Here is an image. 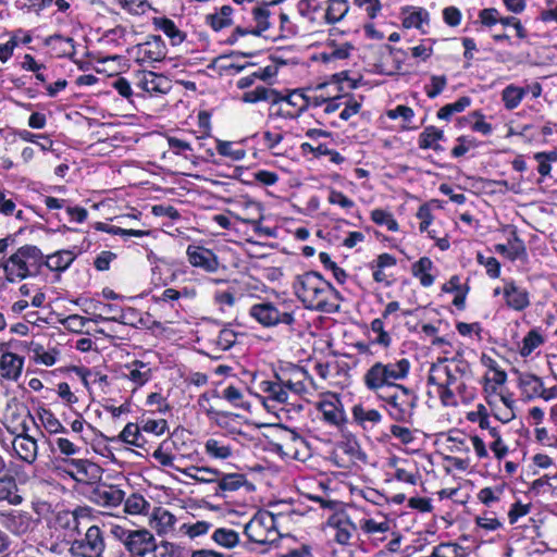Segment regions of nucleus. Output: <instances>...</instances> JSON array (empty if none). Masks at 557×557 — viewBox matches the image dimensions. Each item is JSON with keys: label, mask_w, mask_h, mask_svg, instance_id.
Here are the masks:
<instances>
[{"label": "nucleus", "mask_w": 557, "mask_h": 557, "mask_svg": "<svg viewBox=\"0 0 557 557\" xmlns=\"http://www.w3.org/2000/svg\"><path fill=\"white\" fill-rule=\"evenodd\" d=\"M428 384L446 407L468 404L476 395L470 363L461 357L444 358L429 370Z\"/></svg>", "instance_id": "1"}, {"label": "nucleus", "mask_w": 557, "mask_h": 557, "mask_svg": "<svg viewBox=\"0 0 557 557\" xmlns=\"http://www.w3.org/2000/svg\"><path fill=\"white\" fill-rule=\"evenodd\" d=\"M296 297L309 310L336 312L342 299L339 292L318 272L297 275L293 282Z\"/></svg>", "instance_id": "2"}, {"label": "nucleus", "mask_w": 557, "mask_h": 557, "mask_svg": "<svg viewBox=\"0 0 557 557\" xmlns=\"http://www.w3.org/2000/svg\"><path fill=\"white\" fill-rule=\"evenodd\" d=\"M411 370V362L407 358H399L393 361H375L362 375V383L366 388L376 395L384 388H395L399 382L408 379Z\"/></svg>", "instance_id": "3"}, {"label": "nucleus", "mask_w": 557, "mask_h": 557, "mask_svg": "<svg viewBox=\"0 0 557 557\" xmlns=\"http://www.w3.org/2000/svg\"><path fill=\"white\" fill-rule=\"evenodd\" d=\"M44 262V253L34 245L20 247L2 263L5 278L11 282H20L30 276H36Z\"/></svg>", "instance_id": "4"}, {"label": "nucleus", "mask_w": 557, "mask_h": 557, "mask_svg": "<svg viewBox=\"0 0 557 557\" xmlns=\"http://www.w3.org/2000/svg\"><path fill=\"white\" fill-rule=\"evenodd\" d=\"M285 518L283 512L259 510L245 525V534L256 544H273L281 536L278 528Z\"/></svg>", "instance_id": "5"}, {"label": "nucleus", "mask_w": 557, "mask_h": 557, "mask_svg": "<svg viewBox=\"0 0 557 557\" xmlns=\"http://www.w3.org/2000/svg\"><path fill=\"white\" fill-rule=\"evenodd\" d=\"M111 534L132 557H145L157 549L156 537L148 529L131 530L114 524L111 527Z\"/></svg>", "instance_id": "6"}, {"label": "nucleus", "mask_w": 557, "mask_h": 557, "mask_svg": "<svg viewBox=\"0 0 557 557\" xmlns=\"http://www.w3.org/2000/svg\"><path fill=\"white\" fill-rule=\"evenodd\" d=\"M381 399L391 419L401 423L411 421L418 404L414 391L405 385L395 386L392 394Z\"/></svg>", "instance_id": "7"}, {"label": "nucleus", "mask_w": 557, "mask_h": 557, "mask_svg": "<svg viewBox=\"0 0 557 557\" xmlns=\"http://www.w3.org/2000/svg\"><path fill=\"white\" fill-rule=\"evenodd\" d=\"M249 317L264 327H274L278 324L292 325L295 322L294 313L271 301L253 304L249 308Z\"/></svg>", "instance_id": "8"}, {"label": "nucleus", "mask_w": 557, "mask_h": 557, "mask_svg": "<svg viewBox=\"0 0 557 557\" xmlns=\"http://www.w3.org/2000/svg\"><path fill=\"white\" fill-rule=\"evenodd\" d=\"M325 530L327 535L330 536V545L338 544L345 548L351 544V540L357 532V525L352 522L349 515L344 511H334L331 513L325 521Z\"/></svg>", "instance_id": "9"}, {"label": "nucleus", "mask_w": 557, "mask_h": 557, "mask_svg": "<svg viewBox=\"0 0 557 557\" xmlns=\"http://www.w3.org/2000/svg\"><path fill=\"white\" fill-rule=\"evenodd\" d=\"M274 96L269 109L270 117L293 120L299 117L306 111L304 91L299 89L290 91L287 96H282L274 90Z\"/></svg>", "instance_id": "10"}, {"label": "nucleus", "mask_w": 557, "mask_h": 557, "mask_svg": "<svg viewBox=\"0 0 557 557\" xmlns=\"http://www.w3.org/2000/svg\"><path fill=\"white\" fill-rule=\"evenodd\" d=\"M106 540L102 530L90 525L83 537L74 540L69 547L72 557H103Z\"/></svg>", "instance_id": "11"}, {"label": "nucleus", "mask_w": 557, "mask_h": 557, "mask_svg": "<svg viewBox=\"0 0 557 557\" xmlns=\"http://www.w3.org/2000/svg\"><path fill=\"white\" fill-rule=\"evenodd\" d=\"M274 13L271 12L269 5L255 7L252 9L253 25L242 26L238 25L226 39L230 45H235L240 37L246 35L264 36V34L276 22Z\"/></svg>", "instance_id": "12"}, {"label": "nucleus", "mask_w": 557, "mask_h": 557, "mask_svg": "<svg viewBox=\"0 0 557 557\" xmlns=\"http://www.w3.org/2000/svg\"><path fill=\"white\" fill-rule=\"evenodd\" d=\"M517 384L522 397L527 400L541 398L545 401H550L557 398V386L545 387L542 377L533 373L519 372Z\"/></svg>", "instance_id": "13"}, {"label": "nucleus", "mask_w": 557, "mask_h": 557, "mask_svg": "<svg viewBox=\"0 0 557 557\" xmlns=\"http://www.w3.org/2000/svg\"><path fill=\"white\" fill-rule=\"evenodd\" d=\"M0 522L7 531L16 536L32 533L38 524V520L32 513L16 509L1 511Z\"/></svg>", "instance_id": "14"}, {"label": "nucleus", "mask_w": 557, "mask_h": 557, "mask_svg": "<svg viewBox=\"0 0 557 557\" xmlns=\"http://www.w3.org/2000/svg\"><path fill=\"white\" fill-rule=\"evenodd\" d=\"M315 408L321 412L322 420L329 425L342 428L347 421L342 400L335 393L322 394L315 403Z\"/></svg>", "instance_id": "15"}, {"label": "nucleus", "mask_w": 557, "mask_h": 557, "mask_svg": "<svg viewBox=\"0 0 557 557\" xmlns=\"http://www.w3.org/2000/svg\"><path fill=\"white\" fill-rule=\"evenodd\" d=\"M227 214L239 222L251 224L257 233L262 232L260 223L263 219V213L260 202L251 199L240 200L237 203V211L228 210Z\"/></svg>", "instance_id": "16"}, {"label": "nucleus", "mask_w": 557, "mask_h": 557, "mask_svg": "<svg viewBox=\"0 0 557 557\" xmlns=\"http://www.w3.org/2000/svg\"><path fill=\"white\" fill-rule=\"evenodd\" d=\"M186 257L189 264L207 273H215L220 268L218 256L209 248L200 245H188Z\"/></svg>", "instance_id": "17"}, {"label": "nucleus", "mask_w": 557, "mask_h": 557, "mask_svg": "<svg viewBox=\"0 0 557 557\" xmlns=\"http://www.w3.org/2000/svg\"><path fill=\"white\" fill-rule=\"evenodd\" d=\"M121 377L128 381L132 391L135 392L151 380L152 369L149 363L141 360H134L123 366Z\"/></svg>", "instance_id": "18"}, {"label": "nucleus", "mask_w": 557, "mask_h": 557, "mask_svg": "<svg viewBox=\"0 0 557 557\" xmlns=\"http://www.w3.org/2000/svg\"><path fill=\"white\" fill-rule=\"evenodd\" d=\"M359 528L361 534L367 540L377 546L380 543L387 539V533L391 531V521L382 516L380 520L375 518H362L359 520Z\"/></svg>", "instance_id": "19"}, {"label": "nucleus", "mask_w": 557, "mask_h": 557, "mask_svg": "<svg viewBox=\"0 0 557 557\" xmlns=\"http://www.w3.org/2000/svg\"><path fill=\"white\" fill-rule=\"evenodd\" d=\"M137 59L143 63H153L166 55V46L160 36H152L136 48Z\"/></svg>", "instance_id": "20"}, {"label": "nucleus", "mask_w": 557, "mask_h": 557, "mask_svg": "<svg viewBox=\"0 0 557 557\" xmlns=\"http://www.w3.org/2000/svg\"><path fill=\"white\" fill-rule=\"evenodd\" d=\"M503 296L506 305L516 311H522L530 305L527 289L518 286L512 280H503Z\"/></svg>", "instance_id": "21"}, {"label": "nucleus", "mask_w": 557, "mask_h": 557, "mask_svg": "<svg viewBox=\"0 0 557 557\" xmlns=\"http://www.w3.org/2000/svg\"><path fill=\"white\" fill-rule=\"evenodd\" d=\"M137 86L150 96L164 95L171 89V83L168 77L153 72L140 73Z\"/></svg>", "instance_id": "22"}, {"label": "nucleus", "mask_w": 557, "mask_h": 557, "mask_svg": "<svg viewBox=\"0 0 557 557\" xmlns=\"http://www.w3.org/2000/svg\"><path fill=\"white\" fill-rule=\"evenodd\" d=\"M176 523V517L163 507H156L149 517V525L158 536L173 534Z\"/></svg>", "instance_id": "23"}, {"label": "nucleus", "mask_w": 557, "mask_h": 557, "mask_svg": "<svg viewBox=\"0 0 557 557\" xmlns=\"http://www.w3.org/2000/svg\"><path fill=\"white\" fill-rule=\"evenodd\" d=\"M12 448L16 457L24 462L32 465L37 459V441L26 433L18 434L13 438Z\"/></svg>", "instance_id": "24"}, {"label": "nucleus", "mask_w": 557, "mask_h": 557, "mask_svg": "<svg viewBox=\"0 0 557 557\" xmlns=\"http://www.w3.org/2000/svg\"><path fill=\"white\" fill-rule=\"evenodd\" d=\"M351 418L362 430L371 431L381 423L383 416L377 409L357 404L351 408Z\"/></svg>", "instance_id": "25"}, {"label": "nucleus", "mask_w": 557, "mask_h": 557, "mask_svg": "<svg viewBox=\"0 0 557 557\" xmlns=\"http://www.w3.org/2000/svg\"><path fill=\"white\" fill-rule=\"evenodd\" d=\"M24 358L14 352H3L0 357V375L2 379L16 382L22 375Z\"/></svg>", "instance_id": "26"}, {"label": "nucleus", "mask_w": 557, "mask_h": 557, "mask_svg": "<svg viewBox=\"0 0 557 557\" xmlns=\"http://www.w3.org/2000/svg\"><path fill=\"white\" fill-rule=\"evenodd\" d=\"M260 392L267 395L263 404L268 407V403H276L280 405L288 401L287 388L284 387L283 381L276 376L274 381L263 380L258 384Z\"/></svg>", "instance_id": "27"}, {"label": "nucleus", "mask_w": 557, "mask_h": 557, "mask_svg": "<svg viewBox=\"0 0 557 557\" xmlns=\"http://www.w3.org/2000/svg\"><path fill=\"white\" fill-rule=\"evenodd\" d=\"M77 255L71 249H61L50 255L44 256L42 265L51 272L60 275L65 272L76 259Z\"/></svg>", "instance_id": "28"}, {"label": "nucleus", "mask_w": 557, "mask_h": 557, "mask_svg": "<svg viewBox=\"0 0 557 557\" xmlns=\"http://www.w3.org/2000/svg\"><path fill=\"white\" fill-rule=\"evenodd\" d=\"M205 454L218 460H226L234 455V445L225 437H210L203 444Z\"/></svg>", "instance_id": "29"}, {"label": "nucleus", "mask_w": 557, "mask_h": 557, "mask_svg": "<svg viewBox=\"0 0 557 557\" xmlns=\"http://www.w3.org/2000/svg\"><path fill=\"white\" fill-rule=\"evenodd\" d=\"M95 502L102 507H117L125 498V493L115 485H99L94 491Z\"/></svg>", "instance_id": "30"}, {"label": "nucleus", "mask_w": 557, "mask_h": 557, "mask_svg": "<svg viewBox=\"0 0 557 557\" xmlns=\"http://www.w3.org/2000/svg\"><path fill=\"white\" fill-rule=\"evenodd\" d=\"M69 474L77 482L88 483L98 476V467L86 459H71Z\"/></svg>", "instance_id": "31"}, {"label": "nucleus", "mask_w": 557, "mask_h": 557, "mask_svg": "<svg viewBox=\"0 0 557 557\" xmlns=\"http://www.w3.org/2000/svg\"><path fill=\"white\" fill-rule=\"evenodd\" d=\"M24 498L20 494L16 480L11 474H3L0 476V504L7 503L10 506H18L23 503Z\"/></svg>", "instance_id": "32"}, {"label": "nucleus", "mask_w": 557, "mask_h": 557, "mask_svg": "<svg viewBox=\"0 0 557 557\" xmlns=\"http://www.w3.org/2000/svg\"><path fill=\"white\" fill-rule=\"evenodd\" d=\"M355 47L350 42H335L331 40L326 44L324 50L320 53V60L324 63L346 60L351 55Z\"/></svg>", "instance_id": "33"}, {"label": "nucleus", "mask_w": 557, "mask_h": 557, "mask_svg": "<svg viewBox=\"0 0 557 557\" xmlns=\"http://www.w3.org/2000/svg\"><path fill=\"white\" fill-rule=\"evenodd\" d=\"M47 46L57 58H72L75 54L74 40L62 35H52L45 39Z\"/></svg>", "instance_id": "34"}, {"label": "nucleus", "mask_w": 557, "mask_h": 557, "mask_svg": "<svg viewBox=\"0 0 557 557\" xmlns=\"http://www.w3.org/2000/svg\"><path fill=\"white\" fill-rule=\"evenodd\" d=\"M234 9L231 5H223L213 13L206 16V23L213 30L220 32L226 27H230L234 20Z\"/></svg>", "instance_id": "35"}, {"label": "nucleus", "mask_w": 557, "mask_h": 557, "mask_svg": "<svg viewBox=\"0 0 557 557\" xmlns=\"http://www.w3.org/2000/svg\"><path fill=\"white\" fill-rule=\"evenodd\" d=\"M349 3L347 0H327L325 2L323 21L326 24H336L349 12Z\"/></svg>", "instance_id": "36"}, {"label": "nucleus", "mask_w": 557, "mask_h": 557, "mask_svg": "<svg viewBox=\"0 0 557 557\" xmlns=\"http://www.w3.org/2000/svg\"><path fill=\"white\" fill-rule=\"evenodd\" d=\"M433 269V261L428 257H422L412 264V275L420 281L423 287H430L435 281L431 273Z\"/></svg>", "instance_id": "37"}, {"label": "nucleus", "mask_w": 557, "mask_h": 557, "mask_svg": "<svg viewBox=\"0 0 557 557\" xmlns=\"http://www.w3.org/2000/svg\"><path fill=\"white\" fill-rule=\"evenodd\" d=\"M507 484L505 482L496 483L492 486H485L476 493V499L486 507H493L503 498Z\"/></svg>", "instance_id": "38"}, {"label": "nucleus", "mask_w": 557, "mask_h": 557, "mask_svg": "<svg viewBox=\"0 0 557 557\" xmlns=\"http://www.w3.org/2000/svg\"><path fill=\"white\" fill-rule=\"evenodd\" d=\"M182 473L186 478L199 483H216V480L220 476V471L218 469L209 467L193 466L182 470Z\"/></svg>", "instance_id": "39"}, {"label": "nucleus", "mask_w": 557, "mask_h": 557, "mask_svg": "<svg viewBox=\"0 0 557 557\" xmlns=\"http://www.w3.org/2000/svg\"><path fill=\"white\" fill-rule=\"evenodd\" d=\"M38 419L45 430L50 434H67V430L63 426L60 420L55 417V414L47 408L40 407L37 411Z\"/></svg>", "instance_id": "40"}, {"label": "nucleus", "mask_w": 557, "mask_h": 557, "mask_svg": "<svg viewBox=\"0 0 557 557\" xmlns=\"http://www.w3.org/2000/svg\"><path fill=\"white\" fill-rule=\"evenodd\" d=\"M494 250L497 253L503 255L513 261L525 252V247L523 242L516 235V233H513L512 238L508 242V245L496 244L494 246Z\"/></svg>", "instance_id": "41"}, {"label": "nucleus", "mask_w": 557, "mask_h": 557, "mask_svg": "<svg viewBox=\"0 0 557 557\" xmlns=\"http://www.w3.org/2000/svg\"><path fill=\"white\" fill-rule=\"evenodd\" d=\"M124 511L132 516L148 515L150 503L140 494L133 493L124 498Z\"/></svg>", "instance_id": "42"}, {"label": "nucleus", "mask_w": 557, "mask_h": 557, "mask_svg": "<svg viewBox=\"0 0 557 557\" xmlns=\"http://www.w3.org/2000/svg\"><path fill=\"white\" fill-rule=\"evenodd\" d=\"M32 360L37 364L51 367L57 363L59 351L55 348L46 349L41 345H34L30 348Z\"/></svg>", "instance_id": "43"}, {"label": "nucleus", "mask_w": 557, "mask_h": 557, "mask_svg": "<svg viewBox=\"0 0 557 557\" xmlns=\"http://www.w3.org/2000/svg\"><path fill=\"white\" fill-rule=\"evenodd\" d=\"M216 151L231 161H242L246 157V150L240 144L226 140H216Z\"/></svg>", "instance_id": "44"}, {"label": "nucleus", "mask_w": 557, "mask_h": 557, "mask_svg": "<svg viewBox=\"0 0 557 557\" xmlns=\"http://www.w3.org/2000/svg\"><path fill=\"white\" fill-rule=\"evenodd\" d=\"M0 214L25 221L24 211L16 209V205L12 199V193L2 188H0Z\"/></svg>", "instance_id": "45"}, {"label": "nucleus", "mask_w": 557, "mask_h": 557, "mask_svg": "<svg viewBox=\"0 0 557 557\" xmlns=\"http://www.w3.org/2000/svg\"><path fill=\"white\" fill-rule=\"evenodd\" d=\"M443 138V131L436 128L435 126H428L419 136V147L421 149L438 150L441 147L437 143Z\"/></svg>", "instance_id": "46"}, {"label": "nucleus", "mask_w": 557, "mask_h": 557, "mask_svg": "<svg viewBox=\"0 0 557 557\" xmlns=\"http://www.w3.org/2000/svg\"><path fill=\"white\" fill-rule=\"evenodd\" d=\"M333 87L335 91H338L337 85L335 84H319L313 90L304 92V101L306 102V110L310 107L319 108L324 106L327 98H323V90Z\"/></svg>", "instance_id": "47"}, {"label": "nucleus", "mask_w": 557, "mask_h": 557, "mask_svg": "<svg viewBox=\"0 0 557 557\" xmlns=\"http://www.w3.org/2000/svg\"><path fill=\"white\" fill-rule=\"evenodd\" d=\"M527 94L525 88L518 87L516 85H508L502 91V100L507 110L516 109L522 101Z\"/></svg>", "instance_id": "48"}, {"label": "nucleus", "mask_w": 557, "mask_h": 557, "mask_svg": "<svg viewBox=\"0 0 557 557\" xmlns=\"http://www.w3.org/2000/svg\"><path fill=\"white\" fill-rule=\"evenodd\" d=\"M153 25L157 29L162 30L174 45L184 40L183 33L176 27L175 23L168 17H154Z\"/></svg>", "instance_id": "49"}, {"label": "nucleus", "mask_w": 557, "mask_h": 557, "mask_svg": "<svg viewBox=\"0 0 557 557\" xmlns=\"http://www.w3.org/2000/svg\"><path fill=\"white\" fill-rule=\"evenodd\" d=\"M543 344V335L537 329H533L523 337L519 354L521 357L527 358Z\"/></svg>", "instance_id": "50"}, {"label": "nucleus", "mask_w": 557, "mask_h": 557, "mask_svg": "<svg viewBox=\"0 0 557 557\" xmlns=\"http://www.w3.org/2000/svg\"><path fill=\"white\" fill-rule=\"evenodd\" d=\"M430 23V14L425 9L418 8L410 12L404 18V26L407 28H417L425 33V26H429Z\"/></svg>", "instance_id": "51"}, {"label": "nucleus", "mask_w": 557, "mask_h": 557, "mask_svg": "<svg viewBox=\"0 0 557 557\" xmlns=\"http://www.w3.org/2000/svg\"><path fill=\"white\" fill-rule=\"evenodd\" d=\"M219 490L223 492H234L239 490L245 483L246 478L240 473H222L220 471V476L216 480Z\"/></svg>", "instance_id": "52"}, {"label": "nucleus", "mask_w": 557, "mask_h": 557, "mask_svg": "<svg viewBox=\"0 0 557 557\" xmlns=\"http://www.w3.org/2000/svg\"><path fill=\"white\" fill-rule=\"evenodd\" d=\"M85 512L86 509L84 508H79L74 511H60L57 515V523L63 529H73L78 531L79 519L86 516Z\"/></svg>", "instance_id": "53"}, {"label": "nucleus", "mask_w": 557, "mask_h": 557, "mask_svg": "<svg viewBox=\"0 0 557 557\" xmlns=\"http://www.w3.org/2000/svg\"><path fill=\"white\" fill-rule=\"evenodd\" d=\"M274 90L265 86H257L255 89L245 91L240 100L245 103H257L260 101H268L271 104L274 96Z\"/></svg>", "instance_id": "54"}, {"label": "nucleus", "mask_w": 557, "mask_h": 557, "mask_svg": "<svg viewBox=\"0 0 557 557\" xmlns=\"http://www.w3.org/2000/svg\"><path fill=\"white\" fill-rule=\"evenodd\" d=\"M237 342V333L230 329H222L219 334L211 339V344L216 351H225L232 348Z\"/></svg>", "instance_id": "55"}, {"label": "nucleus", "mask_w": 557, "mask_h": 557, "mask_svg": "<svg viewBox=\"0 0 557 557\" xmlns=\"http://www.w3.org/2000/svg\"><path fill=\"white\" fill-rule=\"evenodd\" d=\"M212 540L220 546L231 549L238 545L239 534L226 528H219L212 534Z\"/></svg>", "instance_id": "56"}, {"label": "nucleus", "mask_w": 557, "mask_h": 557, "mask_svg": "<svg viewBox=\"0 0 557 557\" xmlns=\"http://www.w3.org/2000/svg\"><path fill=\"white\" fill-rule=\"evenodd\" d=\"M140 431L143 430L138 426V424L129 422L124 426L119 437L122 442L128 445L141 447L145 443V440Z\"/></svg>", "instance_id": "57"}, {"label": "nucleus", "mask_w": 557, "mask_h": 557, "mask_svg": "<svg viewBox=\"0 0 557 557\" xmlns=\"http://www.w3.org/2000/svg\"><path fill=\"white\" fill-rule=\"evenodd\" d=\"M371 220L380 226H385L389 232H397L399 230L398 222L395 220L393 213L384 209H373L371 211Z\"/></svg>", "instance_id": "58"}, {"label": "nucleus", "mask_w": 557, "mask_h": 557, "mask_svg": "<svg viewBox=\"0 0 557 557\" xmlns=\"http://www.w3.org/2000/svg\"><path fill=\"white\" fill-rule=\"evenodd\" d=\"M471 104L470 97H461L453 103L445 104L437 111V117L449 120L454 114L465 111Z\"/></svg>", "instance_id": "59"}, {"label": "nucleus", "mask_w": 557, "mask_h": 557, "mask_svg": "<svg viewBox=\"0 0 557 557\" xmlns=\"http://www.w3.org/2000/svg\"><path fill=\"white\" fill-rule=\"evenodd\" d=\"M222 397L234 407L243 409H247L249 407V403L245 400L243 391L237 386H226L222 391Z\"/></svg>", "instance_id": "60"}, {"label": "nucleus", "mask_w": 557, "mask_h": 557, "mask_svg": "<svg viewBox=\"0 0 557 557\" xmlns=\"http://www.w3.org/2000/svg\"><path fill=\"white\" fill-rule=\"evenodd\" d=\"M121 9L132 15H143L151 9L148 0H114Z\"/></svg>", "instance_id": "61"}, {"label": "nucleus", "mask_w": 557, "mask_h": 557, "mask_svg": "<svg viewBox=\"0 0 557 557\" xmlns=\"http://www.w3.org/2000/svg\"><path fill=\"white\" fill-rule=\"evenodd\" d=\"M212 524L208 521H197L195 523H184L180 527V531L186 534L189 539H196L198 536L207 534Z\"/></svg>", "instance_id": "62"}, {"label": "nucleus", "mask_w": 557, "mask_h": 557, "mask_svg": "<svg viewBox=\"0 0 557 557\" xmlns=\"http://www.w3.org/2000/svg\"><path fill=\"white\" fill-rule=\"evenodd\" d=\"M463 548L456 543H442L434 547L433 557H463Z\"/></svg>", "instance_id": "63"}, {"label": "nucleus", "mask_w": 557, "mask_h": 557, "mask_svg": "<svg viewBox=\"0 0 557 557\" xmlns=\"http://www.w3.org/2000/svg\"><path fill=\"white\" fill-rule=\"evenodd\" d=\"M327 202L349 211L355 207V201L335 188L327 189Z\"/></svg>", "instance_id": "64"}]
</instances>
